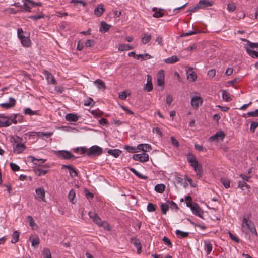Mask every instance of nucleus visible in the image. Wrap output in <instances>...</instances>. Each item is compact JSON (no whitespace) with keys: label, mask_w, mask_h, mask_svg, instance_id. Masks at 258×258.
I'll use <instances>...</instances> for the list:
<instances>
[{"label":"nucleus","mask_w":258,"mask_h":258,"mask_svg":"<svg viewBox=\"0 0 258 258\" xmlns=\"http://www.w3.org/2000/svg\"><path fill=\"white\" fill-rule=\"evenodd\" d=\"M13 139L14 140V144L13 145L14 152L17 154L22 153L26 148V147L24 144L19 143L21 139L18 136Z\"/></svg>","instance_id":"obj_1"},{"label":"nucleus","mask_w":258,"mask_h":258,"mask_svg":"<svg viewBox=\"0 0 258 258\" xmlns=\"http://www.w3.org/2000/svg\"><path fill=\"white\" fill-rule=\"evenodd\" d=\"M21 117V115H16L15 117L10 119L9 117L4 116H0V127H7L12 124V123H17L16 117Z\"/></svg>","instance_id":"obj_2"},{"label":"nucleus","mask_w":258,"mask_h":258,"mask_svg":"<svg viewBox=\"0 0 258 258\" xmlns=\"http://www.w3.org/2000/svg\"><path fill=\"white\" fill-rule=\"evenodd\" d=\"M102 152V148L98 146L94 145L88 149L87 155L88 157L98 156L100 155Z\"/></svg>","instance_id":"obj_3"},{"label":"nucleus","mask_w":258,"mask_h":258,"mask_svg":"<svg viewBox=\"0 0 258 258\" xmlns=\"http://www.w3.org/2000/svg\"><path fill=\"white\" fill-rule=\"evenodd\" d=\"M242 231L246 233H248V232L252 228V227H254V225L251 220L244 217L242 222Z\"/></svg>","instance_id":"obj_4"},{"label":"nucleus","mask_w":258,"mask_h":258,"mask_svg":"<svg viewBox=\"0 0 258 258\" xmlns=\"http://www.w3.org/2000/svg\"><path fill=\"white\" fill-rule=\"evenodd\" d=\"M56 154L60 158L66 160H69L74 157L73 154H72L70 151L66 150L58 151L56 152Z\"/></svg>","instance_id":"obj_5"},{"label":"nucleus","mask_w":258,"mask_h":258,"mask_svg":"<svg viewBox=\"0 0 258 258\" xmlns=\"http://www.w3.org/2000/svg\"><path fill=\"white\" fill-rule=\"evenodd\" d=\"M133 159L141 162H145L149 160V155L145 153L136 154L133 155Z\"/></svg>","instance_id":"obj_6"},{"label":"nucleus","mask_w":258,"mask_h":258,"mask_svg":"<svg viewBox=\"0 0 258 258\" xmlns=\"http://www.w3.org/2000/svg\"><path fill=\"white\" fill-rule=\"evenodd\" d=\"M203 103V99L200 96H194L191 100V105L195 109H197Z\"/></svg>","instance_id":"obj_7"},{"label":"nucleus","mask_w":258,"mask_h":258,"mask_svg":"<svg viewBox=\"0 0 258 258\" xmlns=\"http://www.w3.org/2000/svg\"><path fill=\"white\" fill-rule=\"evenodd\" d=\"M23 2H24V7L25 8V10L29 12L31 11V7L30 6V5H31L32 7H34L35 6H41L42 5L41 3H35L32 1V0H23Z\"/></svg>","instance_id":"obj_8"},{"label":"nucleus","mask_w":258,"mask_h":258,"mask_svg":"<svg viewBox=\"0 0 258 258\" xmlns=\"http://www.w3.org/2000/svg\"><path fill=\"white\" fill-rule=\"evenodd\" d=\"M88 215L90 218H91L97 225H98L99 227L103 226V222L101 221V219L97 214L89 212Z\"/></svg>","instance_id":"obj_9"},{"label":"nucleus","mask_w":258,"mask_h":258,"mask_svg":"<svg viewBox=\"0 0 258 258\" xmlns=\"http://www.w3.org/2000/svg\"><path fill=\"white\" fill-rule=\"evenodd\" d=\"M190 209L195 215L203 219L202 215L204 212L198 204L194 203V205L190 207Z\"/></svg>","instance_id":"obj_10"},{"label":"nucleus","mask_w":258,"mask_h":258,"mask_svg":"<svg viewBox=\"0 0 258 258\" xmlns=\"http://www.w3.org/2000/svg\"><path fill=\"white\" fill-rule=\"evenodd\" d=\"M16 103V100L12 97L9 98V102L1 104V106L5 109H9L13 107Z\"/></svg>","instance_id":"obj_11"},{"label":"nucleus","mask_w":258,"mask_h":258,"mask_svg":"<svg viewBox=\"0 0 258 258\" xmlns=\"http://www.w3.org/2000/svg\"><path fill=\"white\" fill-rule=\"evenodd\" d=\"M225 136V135L223 131H220L217 132L214 135L212 136L210 138V141H219L221 140L223 141L224 137Z\"/></svg>","instance_id":"obj_12"},{"label":"nucleus","mask_w":258,"mask_h":258,"mask_svg":"<svg viewBox=\"0 0 258 258\" xmlns=\"http://www.w3.org/2000/svg\"><path fill=\"white\" fill-rule=\"evenodd\" d=\"M213 1L212 0H200L197 4V7L204 9L208 7L212 6Z\"/></svg>","instance_id":"obj_13"},{"label":"nucleus","mask_w":258,"mask_h":258,"mask_svg":"<svg viewBox=\"0 0 258 258\" xmlns=\"http://www.w3.org/2000/svg\"><path fill=\"white\" fill-rule=\"evenodd\" d=\"M28 160L32 162L34 165L40 166L44 163L46 160L43 159H37L32 156L28 157Z\"/></svg>","instance_id":"obj_14"},{"label":"nucleus","mask_w":258,"mask_h":258,"mask_svg":"<svg viewBox=\"0 0 258 258\" xmlns=\"http://www.w3.org/2000/svg\"><path fill=\"white\" fill-rule=\"evenodd\" d=\"M157 79L158 86H163L164 84V71L163 70H160L158 73Z\"/></svg>","instance_id":"obj_15"},{"label":"nucleus","mask_w":258,"mask_h":258,"mask_svg":"<svg viewBox=\"0 0 258 258\" xmlns=\"http://www.w3.org/2000/svg\"><path fill=\"white\" fill-rule=\"evenodd\" d=\"M62 168H67L68 169L70 176L72 177H76L78 175V173L75 168L71 165H62Z\"/></svg>","instance_id":"obj_16"},{"label":"nucleus","mask_w":258,"mask_h":258,"mask_svg":"<svg viewBox=\"0 0 258 258\" xmlns=\"http://www.w3.org/2000/svg\"><path fill=\"white\" fill-rule=\"evenodd\" d=\"M144 89L147 92H150L153 90L152 77L149 75H147V83Z\"/></svg>","instance_id":"obj_17"},{"label":"nucleus","mask_w":258,"mask_h":258,"mask_svg":"<svg viewBox=\"0 0 258 258\" xmlns=\"http://www.w3.org/2000/svg\"><path fill=\"white\" fill-rule=\"evenodd\" d=\"M44 75L46 76V80L48 83L55 84L56 83V81L53 76V75L49 73L48 71H45L44 72Z\"/></svg>","instance_id":"obj_18"},{"label":"nucleus","mask_w":258,"mask_h":258,"mask_svg":"<svg viewBox=\"0 0 258 258\" xmlns=\"http://www.w3.org/2000/svg\"><path fill=\"white\" fill-rule=\"evenodd\" d=\"M187 79L190 82H194L197 79V75L196 73L192 71V68H189L188 70L187 71Z\"/></svg>","instance_id":"obj_19"},{"label":"nucleus","mask_w":258,"mask_h":258,"mask_svg":"<svg viewBox=\"0 0 258 258\" xmlns=\"http://www.w3.org/2000/svg\"><path fill=\"white\" fill-rule=\"evenodd\" d=\"M104 11L105 9L103 7V5L99 4L98 5L97 7L94 10V14L97 17H100L103 14Z\"/></svg>","instance_id":"obj_20"},{"label":"nucleus","mask_w":258,"mask_h":258,"mask_svg":"<svg viewBox=\"0 0 258 258\" xmlns=\"http://www.w3.org/2000/svg\"><path fill=\"white\" fill-rule=\"evenodd\" d=\"M137 148L144 152H149L152 148L150 145L148 144H140L137 146Z\"/></svg>","instance_id":"obj_21"},{"label":"nucleus","mask_w":258,"mask_h":258,"mask_svg":"<svg viewBox=\"0 0 258 258\" xmlns=\"http://www.w3.org/2000/svg\"><path fill=\"white\" fill-rule=\"evenodd\" d=\"M194 168L197 175L201 176L203 173V168L201 164L197 163V164L192 165L191 166Z\"/></svg>","instance_id":"obj_22"},{"label":"nucleus","mask_w":258,"mask_h":258,"mask_svg":"<svg viewBox=\"0 0 258 258\" xmlns=\"http://www.w3.org/2000/svg\"><path fill=\"white\" fill-rule=\"evenodd\" d=\"M110 27L111 26L106 23L105 22L102 21L100 23V28L99 31L101 33L106 32L109 30Z\"/></svg>","instance_id":"obj_23"},{"label":"nucleus","mask_w":258,"mask_h":258,"mask_svg":"<svg viewBox=\"0 0 258 258\" xmlns=\"http://www.w3.org/2000/svg\"><path fill=\"white\" fill-rule=\"evenodd\" d=\"M187 160L190 163L191 166L192 165L197 164L198 163L195 156L191 153L187 154Z\"/></svg>","instance_id":"obj_24"},{"label":"nucleus","mask_w":258,"mask_h":258,"mask_svg":"<svg viewBox=\"0 0 258 258\" xmlns=\"http://www.w3.org/2000/svg\"><path fill=\"white\" fill-rule=\"evenodd\" d=\"M65 118L68 121L76 122L78 120L79 117L76 114L69 113L66 115Z\"/></svg>","instance_id":"obj_25"},{"label":"nucleus","mask_w":258,"mask_h":258,"mask_svg":"<svg viewBox=\"0 0 258 258\" xmlns=\"http://www.w3.org/2000/svg\"><path fill=\"white\" fill-rule=\"evenodd\" d=\"M107 153L114 156L115 158H117L121 154L122 152L119 149H109L107 151Z\"/></svg>","instance_id":"obj_26"},{"label":"nucleus","mask_w":258,"mask_h":258,"mask_svg":"<svg viewBox=\"0 0 258 258\" xmlns=\"http://www.w3.org/2000/svg\"><path fill=\"white\" fill-rule=\"evenodd\" d=\"M163 9L158 10L156 8H153L152 11L154 12L153 16L155 18H160L164 16L163 13L162 12Z\"/></svg>","instance_id":"obj_27"},{"label":"nucleus","mask_w":258,"mask_h":258,"mask_svg":"<svg viewBox=\"0 0 258 258\" xmlns=\"http://www.w3.org/2000/svg\"><path fill=\"white\" fill-rule=\"evenodd\" d=\"M35 192L38 196L43 201H44L45 192L42 187L38 188L36 189Z\"/></svg>","instance_id":"obj_28"},{"label":"nucleus","mask_w":258,"mask_h":258,"mask_svg":"<svg viewBox=\"0 0 258 258\" xmlns=\"http://www.w3.org/2000/svg\"><path fill=\"white\" fill-rule=\"evenodd\" d=\"M179 58L176 55L172 56L171 57H169L164 59V62L167 64H173L175 62L179 61Z\"/></svg>","instance_id":"obj_29"},{"label":"nucleus","mask_w":258,"mask_h":258,"mask_svg":"<svg viewBox=\"0 0 258 258\" xmlns=\"http://www.w3.org/2000/svg\"><path fill=\"white\" fill-rule=\"evenodd\" d=\"M99 89L105 90L106 86L104 82L101 79H97L94 82Z\"/></svg>","instance_id":"obj_30"},{"label":"nucleus","mask_w":258,"mask_h":258,"mask_svg":"<svg viewBox=\"0 0 258 258\" xmlns=\"http://www.w3.org/2000/svg\"><path fill=\"white\" fill-rule=\"evenodd\" d=\"M205 249L206 250L207 254H209L212 250V245L209 241L205 240L204 241Z\"/></svg>","instance_id":"obj_31"},{"label":"nucleus","mask_w":258,"mask_h":258,"mask_svg":"<svg viewBox=\"0 0 258 258\" xmlns=\"http://www.w3.org/2000/svg\"><path fill=\"white\" fill-rule=\"evenodd\" d=\"M247 53L253 58H257L258 52L255 50H252L249 48L248 46L245 47Z\"/></svg>","instance_id":"obj_32"},{"label":"nucleus","mask_w":258,"mask_h":258,"mask_svg":"<svg viewBox=\"0 0 258 258\" xmlns=\"http://www.w3.org/2000/svg\"><path fill=\"white\" fill-rule=\"evenodd\" d=\"M222 91V98L224 100H225L226 102H229L231 100V98L230 97V94L228 92H227L225 90H221Z\"/></svg>","instance_id":"obj_33"},{"label":"nucleus","mask_w":258,"mask_h":258,"mask_svg":"<svg viewBox=\"0 0 258 258\" xmlns=\"http://www.w3.org/2000/svg\"><path fill=\"white\" fill-rule=\"evenodd\" d=\"M151 39V35L147 33H144L142 38V41L144 44L148 43Z\"/></svg>","instance_id":"obj_34"},{"label":"nucleus","mask_w":258,"mask_h":258,"mask_svg":"<svg viewBox=\"0 0 258 258\" xmlns=\"http://www.w3.org/2000/svg\"><path fill=\"white\" fill-rule=\"evenodd\" d=\"M133 47L131 46L129 44H119L118 47V50L120 51H123L124 50H128L130 49H132Z\"/></svg>","instance_id":"obj_35"},{"label":"nucleus","mask_w":258,"mask_h":258,"mask_svg":"<svg viewBox=\"0 0 258 258\" xmlns=\"http://www.w3.org/2000/svg\"><path fill=\"white\" fill-rule=\"evenodd\" d=\"M165 189V186L163 184H158L155 186V190L159 193H163Z\"/></svg>","instance_id":"obj_36"},{"label":"nucleus","mask_w":258,"mask_h":258,"mask_svg":"<svg viewBox=\"0 0 258 258\" xmlns=\"http://www.w3.org/2000/svg\"><path fill=\"white\" fill-rule=\"evenodd\" d=\"M175 233L177 236L180 237L181 238H186L188 237L189 235L188 232H183L180 230H176L175 231Z\"/></svg>","instance_id":"obj_37"},{"label":"nucleus","mask_w":258,"mask_h":258,"mask_svg":"<svg viewBox=\"0 0 258 258\" xmlns=\"http://www.w3.org/2000/svg\"><path fill=\"white\" fill-rule=\"evenodd\" d=\"M30 240L32 243V245L33 246H35L38 245L40 242V239L38 236H34L33 237L30 238Z\"/></svg>","instance_id":"obj_38"},{"label":"nucleus","mask_w":258,"mask_h":258,"mask_svg":"<svg viewBox=\"0 0 258 258\" xmlns=\"http://www.w3.org/2000/svg\"><path fill=\"white\" fill-rule=\"evenodd\" d=\"M129 169L131 171H132L134 174H135L139 178H140L141 179H146L147 178V176L142 175L141 173H140L139 172H138L134 168L131 167Z\"/></svg>","instance_id":"obj_39"},{"label":"nucleus","mask_w":258,"mask_h":258,"mask_svg":"<svg viewBox=\"0 0 258 258\" xmlns=\"http://www.w3.org/2000/svg\"><path fill=\"white\" fill-rule=\"evenodd\" d=\"M221 182L226 188L230 187V181L227 178H221Z\"/></svg>","instance_id":"obj_40"},{"label":"nucleus","mask_w":258,"mask_h":258,"mask_svg":"<svg viewBox=\"0 0 258 258\" xmlns=\"http://www.w3.org/2000/svg\"><path fill=\"white\" fill-rule=\"evenodd\" d=\"M34 172L36 174L38 175L39 176H43L45 175L47 172V170H42L39 168H36L34 169Z\"/></svg>","instance_id":"obj_41"},{"label":"nucleus","mask_w":258,"mask_h":258,"mask_svg":"<svg viewBox=\"0 0 258 258\" xmlns=\"http://www.w3.org/2000/svg\"><path fill=\"white\" fill-rule=\"evenodd\" d=\"M242 40L247 42V44L245 46H248L249 49L258 48V43H252V42H250V41L247 40L245 39H243Z\"/></svg>","instance_id":"obj_42"},{"label":"nucleus","mask_w":258,"mask_h":258,"mask_svg":"<svg viewBox=\"0 0 258 258\" xmlns=\"http://www.w3.org/2000/svg\"><path fill=\"white\" fill-rule=\"evenodd\" d=\"M19 233L17 231H15L13 234V238L11 240L12 243H16L19 240Z\"/></svg>","instance_id":"obj_43"},{"label":"nucleus","mask_w":258,"mask_h":258,"mask_svg":"<svg viewBox=\"0 0 258 258\" xmlns=\"http://www.w3.org/2000/svg\"><path fill=\"white\" fill-rule=\"evenodd\" d=\"M21 42L25 47H28L30 45V40L27 37H23V39L21 40Z\"/></svg>","instance_id":"obj_44"},{"label":"nucleus","mask_w":258,"mask_h":258,"mask_svg":"<svg viewBox=\"0 0 258 258\" xmlns=\"http://www.w3.org/2000/svg\"><path fill=\"white\" fill-rule=\"evenodd\" d=\"M236 7L235 4L233 2H232L229 3L227 5V10L229 12L231 13L233 12L236 9Z\"/></svg>","instance_id":"obj_45"},{"label":"nucleus","mask_w":258,"mask_h":258,"mask_svg":"<svg viewBox=\"0 0 258 258\" xmlns=\"http://www.w3.org/2000/svg\"><path fill=\"white\" fill-rule=\"evenodd\" d=\"M44 258H51V254L50 250L48 248H44L42 252Z\"/></svg>","instance_id":"obj_46"},{"label":"nucleus","mask_w":258,"mask_h":258,"mask_svg":"<svg viewBox=\"0 0 258 258\" xmlns=\"http://www.w3.org/2000/svg\"><path fill=\"white\" fill-rule=\"evenodd\" d=\"M134 245L136 247V248L138 249V252L140 253V251H141L142 245L140 243V242L139 240L138 239H135L134 241H132Z\"/></svg>","instance_id":"obj_47"},{"label":"nucleus","mask_w":258,"mask_h":258,"mask_svg":"<svg viewBox=\"0 0 258 258\" xmlns=\"http://www.w3.org/2000/svg\"><path fill=\"white\" fill-rule=\"evenodd\" d=\"M152 57L151 55H150L149 54L146 53L145 55L143 54H138L137 55L136 58L139 59L140 58L142 60H146L147 59H150Z\"/></svg>","instance_id":"obj_48"},{"label":"nucleus","mask_w":258,"mask_h":258,"mask_svg":"<svg viewBox=\"0 0 258 258\" xmlns=\"http://www.w3.org/2000/svg\"><path fill=\"white\" fill-rule=\"evenodd\" d=\"M161 209L162 210V212L163 214H166L167 213V211L169 209V206L168 204L162 203L161 205Z\"/></svg>","instance_id":"obj_49"},{"label":"nucleus","mask_w":258,"mask_h":258,"mask_svg":"<svg viewBox=\"0 0 258 258\" xmlns=\"http://www.w3.org/2000/svg\"><path fill=\"white\" fill-rule=\"evenodd\" d=\"M238 187L240 188L242 190H244L245 189L244 188H246L247 189H248L249 185L246 183L244 181H239L238 182Z\"/></svg>","instance_id":"obj_50"},{"label":"nucleus","mask_w":258,"mask_h":258,"mask_svg":"<svg viewBox=\"0 0 258 258\" xmlns=\"http://www.w3.org/2000/svg\"><path fill=\"white\" fill-rule=\"evenodd\" d=\"M147 208L148 211L150 212H154L156 210V206L151 203H149Z\"/></svg>","instance_id":"obj_51"},{"label":"nucleus","mask_w":258,"mask_h":258,"mask_svg":"<svg viewBox=\"0 0 258 258\" xmlns=\"http://www.w3.org/2000/svg\"><path fill=\"white\" fill-rule=\"evenodd\" d=\"M185 200L186 203V206L188 207H191L194 205V204L192 203V198L190 196H187L185 197Z\"/></svg>","instance_id":"obj_52"},{"label":"nucleus","mask_w":258,"mask_h":258,"mask_svg":"<svg viewBox=\"0 0 258 258\" xmlns=\"http://www.w3.org/2000/svg\"><path fill=\"white\" fill-rule=\"evenodd\" d=\"M94 45L95 42L92 39L87 40L85 43V46L87 47H93Z\"/></svg>","instance_id":"obj_53"},{"label":"nucleus","mask_w":258,"mask_h":258,"mask_svg":"<svg viewBox=\"0 0 258 258\" xmlns=\"http://www.w3.org/2000/svg\"><path fill=\"white\" fill-rule=\"evenodd\" d=\"M75 197V192L74 190L72 189L70 190L69 195H68V198L71 201L72 203H74V202H73L74 198Z\"/></svg>","instance_id":"obj_54"},{"label":"nucleus","mask_w":258,"mask_h":258,"mask_svg":"<svg viewBox=\"0 0 258 258\" xmlns=\"http://www.w3.org/2000/svg\"><path fill=\"white\" fill-rule=\"evenodd\" d=\"M10 166L11 169L14 171H18L20 169V167L15 163H10Z\"/></svg>","instance_id":"obj_55"},{"label":"nucleus","mask_w":258,"mask_h":258,"mask_svg":"<svg viewBox=\"0 0 258 258\" xmlns=\"http://www.w3.org/2000/svg\"><path fill=\"white\" fill-rule=\"evenodd\" d=\"M162 240L164 242L165 244L167 245V246H168L169 247H172V243L171 242L170 240L168 238H167L166 236H164Z\"/></svg>","instance_id":"obj_56"},{"label":"nucleus","mask_w":258,"mask_h":258,"mask_svg":"<svg viewBox=\"0 0 258 258\" xmlns=\"http://www.w3.org/2000/svg\"><path fill=\"white\" fill-rule=\"evenodd\" d=\"M258 127V123L253 121L250 124V130L252 132H254L255 130Z\"/></svg>","instance_id":"obj_57"},{"label":"nucleus","mask_w":258,"mask_h":258,"mask_svg":"<svg viewBox=\"0 0 258 258\" xmlns=\"http://www.w3.org/2000/svg\"><path fill=\"white\" fill-rule=\"evenodd\" d=\"M18 36L20 40L23 39V37H25L23 35V31L21 28H18L17 30Z\"/></svg>","instance_id":"obj_58"},{"label":"nucleus","mask_w":258,"mask_h":258,"mask_svg":"<svg viewBox=\"0 0 258 258\" xmlns=\"http://www.w3.org/2000/svg\"><path fill=\"white\" fill-rule=\"evenodd\" d=\"M95 102L91 98H89L88 100L85 101L84 105L85 106H93Z\"/></svg>","instance_id":"obj_59"},{"label":"nucleus","mask_w":258,"mask_h":258,"mask_svg":"<svg viewBox=\"0 0 258 258\" xmlns=\"http://www.w3.org/2000/svg\"><path fill=\"white\" fill-rule=\"evenodd\" d=\"M52 133L49 132V133H45L43 132H38V136L41 137H43L44 136H46L47 138L50 137L52 135Z\"/></svg>","instance_id":"obj_60"},{"label":"nucleus","mask_w":258,"mask_h":258,"mask_svg":"<svg viewBox=\"0 0 258 258\" xmlns=\"http://www.w3.org/2000/svg\"><path fill=\"white\" fill-rule=\"evenodd\" d=\"M207 75L209 77L213 78L216 75V70L215 69H211L208 72Z\"/></svg>","instance_id":"obj_61"},{"label":"nucleus","mask_w":258,"mask_h":258,"mask_svg":"<svg viewBox=\"0 0 258 258\" xmlns=\"http://www.w3.org/2000/svg\"><path fill=\"white\" fill-rule=\"evenodd\" d=\"M247 115L249 117H257L258 116V109L254 111H250L247 113Z\"/></svg>","instance_id":"obj_62"},{"label":"nucleus","mask_w":258,"mask_h":258,"mask_svg":"<svg viewBox=\"0 0 258 258\" xmlns=\"http://www.w3.org/2000/svg\"><path fill=\"white\" fill-rule=\"evenodd\" d=\"M171 142L174 146H176V147H179V144L178 141L173 136L171 137Z\"/></svg>","instance_id":"obj_63"},{"label":"nucleus","mask_w":258,"mask_h":258,"mask_svg":"<svg viewBox=\"0 0 258 258\" xmlns=\"http://www.w3.org/2000/svg\"><path fill=\"white\" fill-rule=\"evenodd\" d=\"M24 112H25V114L29 115H33L35 114L34 111H32L29 108H27L25 109Z\"/></svg>","instance_id":"obj_64"}]
</instances>
